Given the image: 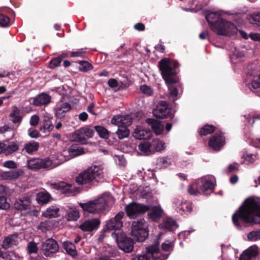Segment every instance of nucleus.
Instances as JSON below:
<instances>
[{
  "mask_svg": "<svg viewBox=\"0 0 260 260\" xmlns=\"http://www.w3.org/2000/svg\"><path fill=\"white\" fill-rule=\"evenodd\" d=\"M234 225L240 228L243 223H260V200L249 198L246 200L232 216Z\"/></svg>",
  "mask_w": 260,
  "mask_h": 260,
  "instance_id": "1",
  "label": "nucleus"
},
{
  "mask_svg": "<svg viewBox=\"0 0 260 260\" xmlns=\"http://www.w3.org/2000/svg\"><path fill=\"white\" fill-rule=\"evenodd\" d=\"M178 67L179 64L177 61L168 58L162 59L159 62V67L162 78L168 86L170 95L174 101L177 100L178 94V89L175 85L178 81V78L176 76V69Z\"/></svg>",
  "mask_w": 260,
  "mask_h": 260,
  "instance_id": "2",
  "label": "nucleus"
},
{
  "mask_svg": "<svg viewBox=\"0 0 260 260\" xmlns=\"http://www.w3.org/2000/svg\"><path fill=\"white\" fill-rule=\"evenodd\" d=\"M114 203L111 194L106 193L100 198L85 203H80L79 205L84 212L99 214Z\"/></svg>",
  "mask_w": 260,
  "mask_h": 260,
  "instance_id": "3",
  "label": "nucleus"
},
{
  "mask_svg": "<svg viewBox=\"0 0 260 260\" xmlns=\"http://www.w3.org/2000/svg\"><path fill=\"white\" fill-rule=\"evenodd\" d=\"M63 162V160L58 157L52 156L44 159L34 158L27 160L28 168L30 169L54 168Z\"/></svg>",
  "mask_w": 260,
  "mask_h": 260,
  "instance_id": "4",
  "label": "nucleus"
},
{
  "mask_svg": "<svg viewBox=\"0 0 260 260\" xmlns=\"http://www.w3.org/2000/svg\"><path fill=\"white\" fill-rule=\"evenodd\" d=\"M131 235L138 242H143L148 235V225L144 219H140L132 222Z\"/></svg>",
  "mask_w": 260,
  "mask_h": 260,
  "instance_id": "5",
  "label": "nucleus"
},
{
  "mask_svg": "<svg viewBox=\"0 0 260 260\" xmlns=\"http://www.w3.org/2000/svg\"><path fill=\"white\" fill-rule=\"evenodd\" d=\"M112 237L116 241L119 248L125 252H131L134 248V241L131 238L125 236L121 230L112 233Z\"/></svg>",
  "mask_w": 260,
  "mask_h": 260,
  "instance_id": "6",
  "label": "nucleus"
},
{
  "mask_svg": "<svg viewBox=\"0 0 260 260\" xmlns=\"http://www.w3.org/2000/svg\"><path fill=\"white\" fill-rule=\"evenodd\" d=\"M212 30L218 35L230 36L236 34L238 29L234 23L223 19L220 20L217 25H212Z\"/></svg>",
  "mask_w": 260,
  "mask_h": 260,
  "instance_id": "7",
  "label": "nucleus"
},
{
  "mask_svg": "<svg viewBox=\"0 0 260 260\" xmlns=\"http://www.w3.org/2000/svg\"><path fill=\"white\" fill-rule=\"evenodd\" d=\"M168 256V254H162L159 250L158 246L156 244L148 247L146 253L140 255L138 260H166Z\"/></svg>",
  "mask_w": 260,
  "mask_h": 260,
  "instance_id": "8",
  "label": "nucleus"
},
{
  "mask_svg": "<svg viewBox=\"0 0 260 260\" xmlns=\"http://www.w3.org/2000/svg\"><path fill=\"white\" fill-rule=\"evenodd\" d=\"M94 133L93 129L88 127H82L73 134V140L81 144H85L87 139L92 138Z\"/></svg>",
  "mask_w": 260,
  "mask_h": 260,
  "instance_id": "9",
  "label": "nucleus"
},
{
  "mask_svg": "<svg viewBox=\"0 0 260 260\" xmlns=\"http://www.w3.org/2000/svg\"><path fill=\"white\" fill-rule=\"evenodd\" d=\"M15 209L20 211L22 214H27L30 213L31 200L28 196H24L17 199L14 204Z\"/></svg>",
  "mask_w": 260,
  "mask_h": 260,
  "instance_id": "10",
  "label": "nucleus"
},
{
  "mask_svg": "<svg viewBox=\"0 0 260 260\" xmlns=\"http://www.w3.org/2000/svg\"><path fill=\"white\" fill-rule=\"evenodd\" d=\"M149 207L142 204L131 203L125 207L126 214L131 218H134L138 215L148 211Z\"/></svg>",
  "mask_w": 260,
  "mask_h": 260,
  "instance_id": "11",
  "label": "nucleus"
},
{
  "mask_svg": "<svg viewBox=\"0 0 260 260\" xmlns=\"http://www.w3.org/2000/svg\"><path fill=\"white\" fill-rule=\"evenodd\" d=\"M124 213L123 212L118 213L115 216L107 221L105 228L108 230H114V232L120 230V228L122 226L123 223L121 219L123 217Z\"/></svg>",
  "mask_w": 260,
  "mask_h": 260,
  "instance_id": "12",
  "label": "nucleus"
},
{
  "mask_svg": "<svg viewBox=\"0 0 260 260\" xmlns=\"http://www.w3.org/2000/svg\"><path fill=\"white\" fill-rule=\"evenodd\" d=\"M170 113V108L168 103L166 101H161L153 111L155 116L160 118H167Z\"/></svg>",
  "mask_w": 260,
  "mask_h": 260,
  "instance_id": "13",
  "label": "nucleus"
},
{
  "mask_svg": "<svg viewBox=\"0 0 260 260\" xmlns=\"http://www.w3.org/2000/svg\"><path fill=\"white\" fill-rule=\"evenodd\" d=\"M58 245L55 240L49 239L44 243L42 250L45 256H51L53 253L58 251Z\"/></svg>",
  "mask_w": 260,
  "mask_h": 260,
  "instance_id": "14",
  "label": "nucleus"
},
{
  "mask_svg": "<svg viewBox=\"0 0 260 260\" xmlns=\"http://www.w3.org/2000/svg\"><path fill=\"white\" fill-rule=\"evenodd\" d=\"M225 137L222 133L215 134L209 141V146L215 151H219L225 144Z\"/></svg>",
  "mask_w": 260,
  "mask_h": 260,
  "instance_id": "15",
  "label": "nucleus"
},
{
  "mask_svg": "<svg viewBox=\"0 0 260 260\" xmlns=\"http://www.w3.org/2000/svg\"><path fill=\"white\" fill-rule=\"evenodd\" d=\"M92 179L96 182L102 181L104 178V167L102 165H94L87 168Z\"/></svg>",
  "mask_w": 260,
  "mask_h": 260,
  "instance_id": "16",
  "label": "nucleus"
},
{
  "mask_svg": "<svg viewBox=\"0 0 260 260\" xmlns=\"http://www.w3.org/2000/svg\"><path fill=\"white\" fill-rule=\"evenodd\" d=\"M215 178L211 175L202 177L198 180V184H201L200 188L203 191L212 190L214 187Z\"/></svg>",
  "mask_w": 260,
  "mask_h": 260,
  "instance_id": "17",
  "label": "nucleus"
},
{
  "mask_svg": "<svg viewBox=\"0 0 260 260\" xmlns=\"http://www.w3.org/2000/svg\"><path fill=\"white\" fill-rule=\"evenodd\" d=\"M151 135V132L143 125L137 126L133 133V137L138 140L149 139Z\"/></svg>",
  "mask_w": 260,
  "mask_h": 260,
  "instance_id": "18",
  "label": "nucleus"
},
{
  "mask_svg": "<svg viewBox=\"0 0 260 260\" xmlns=\"http://www.w3.org/2000/svg\"><path fill=\"white\" fill-rule=\"evenodd\" d=\"M23 171L21 169L12 170L8 171L2 172L0 177L4 180H15L18 179L23 174Z\"/></svg>",
  "mask_w": 260,
  "mask_h": 260,
  "instance_id": "19",
  "label": "nucleus"
},
{
  "mask_svg": "<svg viewBox=\"0 0 260 260\" xmlns=\"http://www.w3.org/2000/svg\"><path fill=\"white\" fill-rule=\"evenodd\" d=\"M2 153L6 155H11L16 152L19 149V144L17 141H7L2 143Z\"/></svg>",
  "mask_w": 260,
  "mask_h": 260,
  "instance_id": "20",
  "label": "nucleus"
},
{
  "mask_svg": "<svg viewBox=\"0 0 260 260\" xmlns=\"http://www.w3.org/2000/svg\"><path fill=\"white\" fill-rule=\"evenodd\" d=\"M100 221L98 218H93L85 221L79 226V228L84 232H91L98 229Z\"/></svg>",
  "mask_w": 260,
  "mask_h": 260,
  "instance_id": "21",
  "label": "nucleus"
},
{
  "mask_svg": "<svg viewBox=\"0 0 260 260\" xmlns=\"http://www.w3.org/2000/svg\"><path fill=\"white\" fill-rule=\"evenodd\" d=\"M51 96L45 93H42L31 99V104L36 106H42L48 104L51 101Z\"/></svg>",
  "mask_w": 260,
  "mask_h": 260,
  "instance_id": "22",
  "label": "nucleus"
},
{
  "mask_svg": "<svg viewBox=\"0 0 260 260\" xmlns=\"http://www.w3.org/2000/svg\"><path fill=\"white\" fill-rule=\"evenodd\" d=\"M47 184L51 189L57 190L62 193L69 192L72 188L70 184L64 182L48 183Z\"/></svg>",
  "mask_w": 260,
  "mask_h": 260,
  "instance_id": "23",
  "label": "nucleus"
},
{
  "mask_svg": "<svg viewBox=\"0 0 260 260\" xmlns=\"http://www.w3.org/2000/svg\"><path fill=\"white\" fill-rule=\"evenodd\" d=\"M71 109L70 105L68 103L58 102L54 108L56 116L61 118L63 117L66 113Z\"/></svg>",
  "mask_w": 260,
  "mask_h": 260,
  "instance_id": "24",
  "label": "nucleus"
},
{
  "mask_svg": "<svg viewBox=\"0 0 260 260\" xmlns=\"http://www.w3.org/2000/svg\"><path fill=\"white\" fill-rule=\"evenodd\" d=\"M206 18L210 24V27L212 29V25H216L221 20L222 18L221 13L219 11L209 12L206 16Z\"/></svg>",
  "mask_w": 260,
  "mask_h": 260,
  "instance_id": "25",
  "label": "nucleus"
},
{
  "mask_svg": "<svg viewBox=\"0 0 260 260\" xmlns=\"http://www.w3.org/2000/svg\"><path fill=\"white\" fill-rule=\"evenodd\" d=\"M257 254V247L252 245L244 251L241 254L239 260H253Z\"/></svg>",
  "mask_w": 260,
  "mask_h": 260,
  "instance_id": "26",
  "label": "nucleus"
},
{
  "mask_svg": "<svg viewBox=\"0 0 260 260\" xmlns=\"http://www.w3.org/2000/svg\"><path fill=\"white\" fill-rule=\"evenodd\" d=\"M52 119V116L51 115L48 113L44 114L40 128L42 132L45 133L52 129L53 126L51 121Z\"/></svg>",
  "mask_w": 260,
  "mask_h": 260,
  "instance_id": "27",
  "label": "nucleus"
},
{
  "mask_svg": "<svg viewBox=\"0 0 260 260\" xmlns=\"http://www.w3.org/2000/svg\"><path fill=\"white\" fill-rule=\"evenodd\" d=\"M68 153H69V157L68 158L63 159H62V156H55L56 157H58V159H61L63 160V162L66 160L76 157L77 156L82 155L85 153L84 150L81 146L77 145H72L68 150Z\"/></svg>",
  "mask_w": 260,
  "mask_h": 260,
  "instance_id": "28",
  "label": "nucleus"
},
{
  "mask_svg": "<svg viewBox=\"0 0 260 260\" xmlns=\"http://www.w3.org/2000/svg\"><path fill=\"white\" fill-rule=\"evenodd\" d=\"M183 205L188 209L190 208V202L184 200L181 197L174 198L172 201V207L177 212L180 210H183Z\"/></svg>",
  "mask_w": 260,
  "mask_h": 260,
  "instance_id": "29",
  "label": "nucleus"
},
{
  "mask_svg": "<svg viewBox=\"0 0 260 260\" xmlns=\"http://www.w3.org/2000/svg\"><path fill=\"white\" fill-rule=\"evenodd\" d=\"M183 205L188 209L190 208V202L184 200L181 197L174 198L172 201V207L177 212L180 210H183Z\"/></svg>",
  "mask_w": 260,
  "mask_h": 260,
  "instance_id": "30",
  "label": "nucleus"
},
{
  "mask_svg": "<svg viewBox=\"0 0 260 260\" xmlns=\"http://www.w3.org/2000/svg\"><path fill=\"white\" fill-rule=\"evenodd\" d=\"M146 122L151 126L152 129L156 135L162 134L164 126L160 121L154 119L148 118L146 119Z\"/></svg>",
  "mask_w": 260,
  "mask_h": 260,
  "instance_id": "31",
  "label": "nucleus"
},
{
  "mask_svg": "<svg viewBox=\"0 0 260 260\" xmlns=\"http://www.w3.org/2000/svg\"><path fill=\"white\" fill-rule=\"evenodd\" d=\"M76 180L79 184H85L93 181L87 169L80 173Z\"/></svg>",
  "mask_w": 260,
  "mask_h": 260,
  "instance_id": "32",
  "label": "nucleus"
},
{
  "mask_svg": "<svg viewBox=\"0 0 260 260\" xmlns=\"http://www.w3.org/2000/svg\"><path fill=\"white\" fill-rule=\"evenodd\" d=\"M247 75L252 77L251 86L254 89H257L260 87V73L259 71L254 70L252 72L249 71L247 73Z\"/></svg>",
  "mask_w": 260,
  "mask_h": 260,
  "instance_id": "33",
  "label": "nucleus"
},
{
  "mask_svg": "<svg viewBox=\"0 0 260 260\" xmlns=\"http://www.w3.org/2000/svg\"><path fill=\"white\" fill-rule=\"evenodd\" d=\"M245 58V52L239 48H235L232 51V54L230 55L231 61L233 63H236L242 61Z\"/></svg>",
  "mask_w": 260,
  "mask_h": 260,
  "instance_id": "34",
  "label": "nucleus"
},
{
  "mask_svg": "<svg viewBox=\"0 0 260 260\" xmlns=\"http://www.w3.org/2000/svg\"><path fill=\"white\" fill-rule=\"evenodd\" d=\"M149 212L148 213V218L152 221L158 220L162 215V209L160 206L152 207L151 209H149Z\"/></svg>",
  "mask_w": 260,
  "mask_h": 260,
  "instance_id": "35",
  "label": "nucleus"
},
{
  "mask_svg": "<svg viewBox=\"0 0 260 260\" xmlns=\"http://www.w3.org/2000/svg\"><path fill=\"white\" fill-rule=\"evenodd\" d=\"M18 235L16 234L11 235L6 237L2 243V247L5 249L11 247L13 245H16L18 244Z\"/></svg>",
  "mask_w": 260,
  "mask_h": 260,
  "instance_id": "36",
  "label": "nucleus"
},
{
  "mask_svg": "<svg viewBox=\"0 0 260 260\" xmlns=\"http://www.w3.org/2000/svg\"><path fill=\"white\" fill-rule=\"evenodd\" d=\"M59 208L56 205L48 207L43 213L42 216L46 218L56 217L59 215Z\"/></svg>",
  "mask_w": 260,
  "mask_h": 260,
  "instance_id": "37",
  "label": "nucleus"
},
{
  "mask_svg": "<svg viewBox=\"0 0 260 260\" xmlns=\"http://www.w3.org/2000/svg\"><path fill=\"white\" fill-rule=\"evenodd\" d=\"M150 143L152 153L164 151L166 148L165 143L158 139L153 140Z\"/></svg>",
  "mask_w": 260,
  "mask_h": 260,
  "instance_id": "38",
  "label": "nucleus"
},
{
  "mask_svg": "<svg viewBox=\"0 0 260 260\" xmlns=\"http://www.w3.org/2000/svg\"><path fill=\"white\" fill-rule=\"evenodd\" d=\"M159 227L163 229L174 231L178 228V225L176 221L172 218H166L162 222L159 224Z\"/></svg>",
  "mask_w": 260,
  "mask_h": 260,
  "instance_id": "39",
  "label": "nucleus"
},
{
  "mask_svg": "<svg viewBox=\"0 0 260 260\" xmlns=\"http://www.w3.org/2000/svg\"><path fill=\"white\" fill-rule=\"evenodd\" d=\"M39 147V143L38 142L31 141L24 144L22 151L30 154L33 152L37 151Z\"/></svg>",
  "mask_w": 260,
  "mask_h": 260,
  "instance_id": "40",
  "label": "nucleus"
},
{
  "mask_svg": "<svg viewBox=\"0 0 260 260\" xmlns=\"http://www.w3.org/2000/svg\"><path fill=\"white\" fill-rule=\"evenodd\" d=\"M51 198L50 194L46 191H40L37 193L36 200L39 204H46L48 203Z\"/></svg>",
  "mask_w": 260,
  "mask_h": 260,
  "instance_id": "41",
  "label": "nucleus"
},
{
  "mask_svg": "<svg viewBox=\"0 0 260 260\" xmlns=\"http://www.w3.org/2000/svg\"><path fill=\"white\" fill-rule=\"evenodd\" d=\"M62 246L68 254L72 256H75L77 255V252L75 246L73 243L69 241H65L62 243Z\"/></svg>",
  "mask_w": 260,
  "mask_h": 260,
  "instance_id": "42",
  "label": "nucleus"
},
{
  "mask_svg": "<svg viewBox=\"0 0 260 260\" xmlns=\"http://www.w3.org/2000/svg\"><path fill=\"white\" fill-rule=\"evenodd\" d=\"M79 217L80 214L78 209L74 207L69 208L67 215H66V218L68 220L76 221Z\"/></svg>",
  "mask_w": 260,
  "mask_h": 260,
  "instance_id": "43",
  "label": "nucleus"
},
{
  "mask_svg": "<svg viewBox=\"0 0 260 260\" xmlns=\"http://www.w3.org/2000/svg\"><path fill=\"white\" fill-rule=\"evenodd\" d=\"M0 257L5 260H21V257L14 251L3 252L0 251Z\"/></svg>",
  "mask_w": 260,
  "mask_h": 260,
  "instance_id": "44",
  "label": "nucleus"
},
{
  "mask_svg": "<svg viewBox=\"0 0 260 260\" xmlns=\"http://www.w3.org/2000/svg\"><path fill=\"white\" fill-rule=\"evenodd\" d=\"M138 149L141 154L148 155L149 152L151 153V143L149 142L141 143L138 146Z\"/></svg>",
  "mask_w": 260,
  "mask_h": 260,
  "instance_id": "45",
  "label": "nucleus"
},
{
  "mask_svg": "<svg viewBox=\"0 0 260 260\" xmlns=\"http://www.w3.org/2000/svg\"><path fill=\"white\" fill-rule=\"evenodd\" d=\"M171 164L170 158L168 157H159L157 159L156 165L160 168H166Z\"/></svg>",
  "mask_w": 260,
  "mask_h": 260,
  "instance_id": "46",
  "label": "nucleus"
},
{
  "mask_svg": "<svg viewBox=\"0 0 260 260\" xmlns=\"http://www.w3.org/2000/svg\"><path fill=\"white\" fill-rule=\"evenodd\" d=\"M129 129L125 126H120L116 132V134L119 139L127 138L129 136Z\"/></svg>",
  "mask_w": 260,
  "mask_h": 260,
  "instance_id": "47",
  "label": "nucleus"
},
{
  "mask_svg": "<svg viewBox=\"0 0 260 260\" xmlns=\"http://www.w3.org/2000/svg\"><path fill=\"white\" fill-rule=\"evenodd\" d=\"M247 19L251 24L260 25V12L253 13L248 16Z\"/></svg>",
  "mask_w": 260,
  "mask_h": 260,
  "instance_id": "48",
  "label": "nucleus"
},
{
  "mask_svg": "<svg viewBox=\"0 0 260 260\" xmlns=\"http://www.w3.org/2000/svg\"><path fill=\"white\" fill-rule=\"evenodd\" d=\"M95 129L98 133L99 136L104 139H108L109 137V133L108 131L105 127L102 126H95Z\"/></svg>",
  "mask_w": 260,
  "mask_h": 260,
  "instance_id": "49",
  "label": "nucleus"
},
{
  "mask_svg": "<svg viewBox=\"0 0 260 260\" xmlns=\"http://www.w3.org/2000/svg\"><path fill=\"white\" fill-rule=\"evenodd\" d=\"M214 131L215 128L213 125H206L200 129L199 132L201 135L206 136L212 133Z\"/></svg>",
  "mask_w": 260,
  "mask_h": 260,
  "instance_id": "50",
  "label": "nucleus"
},
{
  "mask_svg": "<svg viewBox=\"0 0 260 260\" xmlns=\"http://www.w3.org/2000/svg\"><path fill=\"white\" fill-rule=\"evenodd\" d=\"M242 158L244 159L246 164H250L254 162L257 159V156L255 154L244 153L242 156Z\"/></svg>",
  "mask_w": 260,
  "mask_h": 260,
  "instance_id": "51",
  "label": "nucleus"
},
{
  "mask_svg": "<svg viewBox=\"0 0 260 260\" xmlns=\"http://www.w3.org/2000/svg\"><path fill=\"white\" fill-rule=\"evenodd\" d=\"M10 116L12 118V121L13 123L20 122L22 120V117L20 115L19 110L17 108L13 110V112L11 113Z\"/></svg>",
  "mask_w": 260,
  "mask_h": 260,
  "instance_id": "52",
  "label": "nucleus"
},
{
  "mask_svg": "<svg viewBox=\"0 0 260 260\" xmlns=\"http://www.w3.org/2000/svg\"><path fill=\"white\" fill-rule=\"evenodd\" d=\"M51 226L52 223L50 220H45L41 222L38 225V228L43 232H45L47 230H50L51 228Z\"/></svg>",
  "mask_w": 260,
  "mask_h": 260,
  "instance_id": "53",
  "label": "nucleus"
},
{
  "mask_svg": "<svg viewBox=\"0 0 260 260\" xmlns=\"http://www.w3.org/2000/svg\"><path fill=\"white\" fill-rule=\"evenodd\" d=\"M111 123L117 125L119 127L120 126H124L122 124L123 122V115H115L111 119Z\"/></svg>",
  "mask_w": 260,
  "mask_h": 260,
  "instance_id": "54",
  "label": "nucleus"
},
{
  "mask_svg": "<svg viewBox=\"0 0 260 260\" xmlns=\"http://www.w3.org/2000/svg\"><path fill=\"white\" fill-rule=\"evenodd\" d=\"M79 65V70L82 72H86L92 69V65L86 61H80Z\"/></svg>",
  "mask_w": 260,
  "mask_h": 260,
  "instance_id": "55",
  "label": "nucleus"
},
{
  "mask_svg": "<svg viewBox=\"0 0 260 260\" xmlns=\"http://www.w3.org/2000/svg\"><path fill=\"white\" fill-rule=\"evenodd\" d=\"M247 238L249 240L252 241H255L260 239V229L250 232L247 235Z\"/></svg>",
  "mask_w": 260,
  "mask_h": 260,
  "instance_id": "56",
  "label": "nucleus"
},
{
  "mask_svg": "<svg viewBox=\"0 0 260 260\" xmlns=\"http://www.w3.org/2000/svg\"><path fill=\"white\" fill-rule=\"evenodd\" d=\"M174 240L172 239L170 241H166L164 243H163L161 245L162 249L164 251H172L173 250V246H174Z\"/></svg>",
  "mask_w": 260,
  "mask_h": 260,
  "instance_id": "57",
  "label": "nucleus"
},
{
  "mask_svg": "<svg viewBox=\"0 0 260 260\" xmlns=\"http://www.w3.org/2000/svg\"><path fill=\"white\" fill-rule=\"evenodd\" d=\"M27 250L29 254L37 253L38 251L37 244L33 242H30L27 245Z\"/></svg>",
  "mask_w": 260,
  "mask_h": 260,
  "instance_id": "58",
  "label": "nucleus"
},
{
  "mask_svg": "<svg viewBox=\"0 0 260 260\" xmlns=\"http://www.w3.org/2000/svg\"><path fill=\"white\" fill-rule=\"evenodd\" d=\"M9 18L7 16L0 13V26L6 27L9 25Z\"/></svg>",
  "mask_w": 260,
  "mask_h": 260,
  "instance_id": "59",
  "label": "nucleus"
},
{
  "mask_svg": "<svg viewBox=\"0 0 260 260\" xmlns=\"http://www.w3.org/2000/svg\"><path fill=\"white\" fill-rule=\"evenodd\" d=\"M10 207V204L7 202L6 197H0V209L6 210L9 209Z\"/></svg>",
  "mask_w": 260,
  "mask_h": 260,
  "instance_id": "60",
  "label": "nucleus"
},
{
  "mask_svg": "<svg viewBox=\"0 0 260 260\" xmlns=\"http://www.w3.org/2000/svg\"><path fill=\"white\" fill-rule=\"evenodd\" d=\"M140 89L142 93L147 96L151 95L153 93L152 89L150 87L146 85L141 86Z\"/></svg>",
  "mask_w": 260,
  "mask_h": 260,
  "instance_id": "61",
  "label": "nucleus"
},
{
  "mask_svg": "<svg viewBox=\"0 0 260 260\" xmlns=\"http://www.w3.org/2000/svg\"><path fill=\"white\" fill-rule=\"evenodd\" d=\"M85 51L83 49H78L75 51L71 52V56L72 57H81L84 58L85 57Z\"/></svg>",
  "mask_w": 260,
  "mask_h": 260,
  "instance_id": "62",
  "label": "nucleus"
},
{
  "mask_svg": "<svg viewBox=\"0 0 260 260\" xmlns=\"http://www.w3.org/2000/svg\"><path fill=\"white\" fill-rule=\"evenodd\" d=\"M198 183H194L190 185L188 189V191L191 195L197 196L199 193V191L197 188Z\"/></svg>",
  "mask_w": 260,
  "mask_h": 260,
  "instance_id": "63",
  "label": "nucleus"
},
{
  "mask_svg": "<svg viewBox=\"0 0 260 260\" xmlns=\"http://www.w3.org/2000/svg\"><path fill=\"white\" fill-rule=\"evenodd\" d=\"M61 62L60 59H59L57 57L54 58L49 63V68L50 69H54L56 67L59 66L60 63Z\"/></svg>",
  "mask_w": 260,
  "mask_h": 260,
  "instance_id": "64",
  "label": "nucleus"
}]
</instances>
